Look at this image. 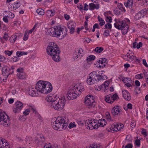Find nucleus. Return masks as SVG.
I'll use <instances>...</instances> for the list:
<instances>
[{
  "mask_svg": "<svg viewBox=\"0 0 148 148\" xmlns=\"http://www.w3.org/2000/svg\"><path fill=\"white\" fill-rule=\"evenodd\" d=\"M12 59L13 62H16L19 60V58L17 56H14L12 57Z\"/></svg>",
  "mask_w": 148,
  "mask_h": 148,
  "instance_id": "49",
  "label": "nucleus"
},
{
  "mask_svg": "<svg viewBox=\"0 0 148 148\" xmlns=\"http://www.w3.org/2000/svg\"><path fill=\"white\" fill-rule=\"evenodd\" d=\"M102 87H102V85H101L100 86H95V88L96 90L98 91H99L101 90L102 88Z\"/></svg>",
  "mask_w": 148,
  "mask_h": 148,
  "instance_id": "51",
  "label": "nucleus"
},
{
  "mask_svg": "<svg viewBox=\"0 0 148 148\" xmlns=\"http://www.w3.org/2000/svg\"><path fill=\"white\" fill-rule=\"evenodd\" d=\"M136 125V123L134 120H132L131 123V126L132 128H133Z\"/></svg>",
  "mask_w": 148,
  "mask_h": 148,
  "instance_id": "54",
  "label": "nucleus"
},
{
  "mask_svg": "<svg viewBox=\"0 0 148 148\" xmlns=\"http://www.w3.org/2000/svg\"><path fill=\"white\" fill-rule=\"evenodd\" d=\"M141 60V59L140 58H137L136 57H134V58L133 59V60L135 61V62H137L138 63H140Z\"/></svg>",
  "mask_w": 148,
  "mask_h": 148,
  "instance_id": "52",
  "label": "nucleus"
},
{
  "mask_svg": "<svg viewBox=\"0 0 148 148\" xmlns=\"http://www.w3.org/2000/svg\"><path fill=\"white\" fill-rule=\"evenodd\" d=\"M69 120L66 116H59L52 119L51 123L52 127L55 130H62L66 128Z\"/></svg>",
  "mask_w": 148,
  "mask_h": 148,
  "instance_id": "1",
  "label": "nucleus"
},
{
  "mask_svg": "<svg viewBox=\"0 0 148 148\" xmlns=\"http://www.w3.org/2000/svg\"><path fill=\"white\" fill-rule=\"evenodd\" d=\"M95 56L92 55H90L88 56L86 58V61L88 63L89 62L95 59Z\"/></svg>",
  "mask_w": 148,
  "mask_h": 148,
  "instance_id": "32",
  "label": "nucleus"
},
{
  "mask_svg": "<svg viewBox=\"0 0 148 148\" xmlns=\"http://www.w3.org/2000/svg\"><path fill=\"white\" fill-rule=\"evenodd\" d=\"M47 54L51 56L53 60L56 62L60 61L59 54L60 51L58 45L54 42L49 44L47 48Z\"/></svg>",
  "mask_w": 148,
  "mask_h": 148,
  "instance_id": "3",
  "label": "nucleus"
},
{
  "mask_svg": "<svg viewBox=\"0 0 148 148\" xmlns=\"http://www.w3.org/2000/svg\"><path fill=\"white\" fill-rule=\"evenodd\" d=\"M3 139L1 138L0 137V148H2V146H1V145H3Z\"/></svg>",
  "mask_w": 148,
  "mask_h": 148,
  "instance_id": "62",
  "label": "nucleus"
},
{
  "mask_svg": "<svg viewBox=\"0 0 148 148\" xmlns=\"http://www.w3.org/2000/svg\"><path fill=\"white\" fill-rule=\"evenodd\" d=\"M85 121H83L80 120H78L77 121V123L78 125H79L80 126H82L84 124H85Z\"/></svg>",
  "mask_w": 148,
  "mask_h": 148,
  "instance_id": "39",
  "label": "nucleus"
},
{
  "mask_svg": "<svg viewBox=\"0 0 148 148\" xmlns=\"http://www.w3.org/2000/svg\"><path fill=\"white\" fill-rule=\"evenodd\" d=\"M97 120L93 119L86 120L85 122V125L86 128L89 130L98 128L99 125H97Z\"/></svg>",
  "mask_w": 148,
  "mask_h": 148,
  "instance_id": "9",
  "label": "nucleus"
},
{
  "mask_svg": "<svg viewBox=\"0 0 148 148\" xmlns=\"http://www.w3.org/2000/svg\"><path fill=\"white\" fill-rule=\"evenodd\" d=\"M109 31L108 30H105L104 33V36H108L109 35Z\"/></svg>",
  "mask_w": 148,
  "mask_h": 148,
  "instance_id": "55",
  "label": "nucleus"
},
{
  "mask_svg": "<svg viewBox=\"0 0 148 148\" xmlns=\"http://www.w3.org/2000/svg\"><path fill=\"white\" fill-rule=\"evenodd\" d=\"M75 127L76 125L75 122L70 123L69 125V127L70 129Z\"/></svg>",
  "mask_w": 148,
  "mask_h": 148,
  "instance_id": "45",
  "label": "nucleus"
},
{
  "mask_svg": "<svg viewBox=\"0 0 148 148\" xmlns=\"http://www.w3.org/2000/svg\"><path fill=\"white\" fill-rule=\"evenodd\" d=\"M97 62L99 64V67L103 68L108 63V61L106 58H101Z\"/></svg>",
  "mask_w": 148,
  "mask_h": 148,
  "instance_id": "19",
  "label": "nucleus"
},
{
  "mask_svg": "<svg viewBox=\"0 0 148 148\" xmlns=\"http://www.w3.org/2000/svg\"><path fill=\"white\" fill-rule=\"evenodd\" d=\"M29 34L27 31H25L23 37V40H27L28 38Z\"/></svg>",
  "mask_w": 148,
  "mask_h": 148,
  "instance_id": "42",
  "label": "nucleus"
},
{
  "mask_svg": "<svg viewBox=\"0 0 148 148\" xmlns=\"http://www.w3.org/2000/svg\"><path fill=\"white\" fill-rule=\"evenodd\" d=\"M17 76L20 79H24L26 77V75L24 72H21V73H18L17 74Z\"/></svg>",
  "mask_w": 148,
  "mask_h": 148,
  "instance_id": "30",
  "label": "nucleus"
},
{
  "mask_svg": "<svg viewBox=\"0 0 148 148\" xmlns=\"http://www.w3.org/2000/svg\"><path fill=\"white\" fill-rule=\"evenodd\" d=\"M43 81H39L37 83L35 89L38 91L43 93L45 84V82Z\"/></svg>",
  "mask_w": 148,
  "mask_h": 148,
  "instance_id": "11",
  "label": "nucleus"
},
{
  "mask_svg": "<svg viewBox=\"0 0 148 148\" xmlns=\"http://www.w3.org/2000/svg\"><path fill=\"white\" fill-rule=\"evenodd\" d=\"M103 50V48L101 47H96L94 51L97 53H100Z\"/></svg>",
  "mask_w": 148,
  "mask_h": 148,
  "instance_id": "36",
  "label": "nucleus"
},
{
  "mask_svg": "<svg viewBox=\"0 0 148 148\" xmlns=\"http://www.w3.org/2000/svg\"><path fill=\"white\" fill-rule=\"evenodd\" d=\"M90 10H94L95 9H98L99 8V4H95L93 3H90L89 4Z\"/></svg>",
  "mask_w": 148,
  "mask_h": 148,
  "instance_id": "27",
  "label": "nucleus"
},
{
  "mask_svg": "<svg viewBox=\"0 0 148 148\" xmlns=\"http://www.w3.org/2000/svg\"><path fill=\"white\" fill-rule=\"evenodd\" d=\"M20 6V2L18 1H16L11 5L12 9L13 10H15L18 8Z\"/></svg>",
  "mask_w": 148,
  "mask_h": 148,
  "instance_id": "25",
  "label": "nucleus"
},
{
  "mask_svg": "<svg viewBox=\"0 0 148 148\" xmlns=\"http://www.w3.org/2000/svg\"><path fill=\"white\" fill-rule=\"evenodd\" d=\"M27 53L26 52H23L21 51H18L16 53V55L18 57L23 55H26Z\"/></svg>",
  "mask_w": 148,
  "mask_h": 148,
  "instance_id": "31",
  "label": "nucleus"
},
{
  "mask_svg": "<svg viewBox=\"0 0 148 148\" xmlns=\"http://www.w3.org/2000/svg\"><path fill=\"white\" fill-rule=\"evenodd\" d=\"M120 107L119 106H115L112 109L111 113L113 116L118 115L121 111Z\"/></svg>",
  "mask_w": 148,
  "mask_h": 148,
  "instance_id": "18",
  "label": "nucleus"
},
{
  "mask_svg": "<svg viewBox=\"0 0 148 148\" xmlns=\"http://www.w3.org/2000/svg\"><path fill=\"white\" fill-rule=\"evenodd\" d=\"M3 145H1V146H2V148H9L8 145V143L6 142V141L5 140H3Z\"/></svg>",
  "mask_w": 148,
  "mask_h": 148,
  "instance_id": "37",
  "label": "nucleus"
},
{
  "mask_svg": "<svg viewBox=\"0 0 148 148\" xmlns=\"http://www.w3.org/2000/svg\"><path fill=\"white\" fill-rule=\"evenodd\" d=\"M64 16L65 18L67 20H69L70 18V16L66 14H64Z\"/></svg>",
  "mask_w": 148,
  "mask_h": 148,
  "instance_id": "59",
  "label": "nucleus"
},
{
  "mask_svg": "<svg viewBox=\"0 0 148 148\" xmlns=\"http://www.w3.org/2000/svg\"><path fill=\"white\" fill-rule=\"evenodd\" d=\"M11 71V70L8 66H4L3 67L2 69V75L6 77H7L10 74H13L14 71L12 70Z\"/></svg>",
  "mask_w": 148,
  "mask_h": 148,
  "instance_id": "12",
  "label": "nucleus"
},
{
  "mask_svg": "<svg viewBox=\"0 0 148 148\" xmlns=\"http://www.w3.org/2000/svg\"><path fill=\"white\" fill-rule=\"evenodd\" d=\"M133 2V0H127V2L125 3L124 5L126 7L131 8L132 6Z\"/></svg>",
  "mask_w": 148,
  "mask_h": 148,
  "instance_id": "28",
  "label": "nucleus"
},
{
  "mask_svg": "<svg viewBox=\"0 0 148 148\" xmlns=\"http://www.w3.org/2000/svg\"><path fill=\"white\" fill-rule=\"evenodd\" d=\"M84 51L82 48L76 50L75 51V54L73 56L74 59H76L78 58H81L83 56Z\"/></svg>",
  "mask_w": 148,
  "mask_h": 148,
  "instance_id": "16",
  "label": "nucleus"
},
{
  "mask_svg": "<svg viewBox=\"0 0 148 148\" xmlns=\"http://www.w3.org/2000/svg\"><path fill=\"white\" fill-rule=\"evenodd\" d=\"M117 124L116 123H114L113 124L110 128L111 130H112L113 131L117 132L118 131V128H117Z\"/></svg>",
  "mask_w": 148,
  "mask_h": 148,
  "instance_id": "33",
  "label": "nucleus"
},
{
  "mask_svg": "<svg viewBox=\"0 0 148 148\" xmlns=\"http://www.w3.org/2000/svg\"><path fill=\"white\" fill-rule=\"evenodd\" d=\"M77 7L80 10H82L83 9V7L82 4L81 3H78L77 5Z\"/></svg>",
  "mask_w": 148,
  "mask_h": 148,
  "instance_id": "57",
  "label": "nucleus"
},
{
  "mask_svg": "<svg viewBox=\"0 0 148 148\" xmlns=\"http://www.w3.org/2000/svg\"><path fill=\"white\" fill-rule=\"evenodd\" d=\"M35 28V25L34 26V27L31 29L29 30L28 31H27V32L29 34H31L32 32H33V31L34 29Z\"/></svg>",
  "mask_w": 148,
  "mask_h": 148,
  "instance_id": "63",
  "label": "nucleus"
},
{
  "mask_svg": "<svg viewBox=\"0 0 148 148\" xmlns=\"http://www.w3.org/2000/svg\"><path fill=\"white\" fill-rule=\"evenodd\" d=\"M66 103L64 98L57 99L51 104L50 107L55 110L60 111L64 108Z\"/></svg>",
  "mask_w": 148,
  "mask_h": 148,
  "instance_id": "5",
  "label": "nucleus"
},
{
  "mask_svg": "<svg viewBox=\"0 0 148 148\" xmlns=\"http://www.w3.org/2000/svg\"><path fill=\"white\" fill-rule=\"evenodd\" d=\"M145 13V11L143 10H142L136 14L134 17L135 19L137 20L143 18Z\"/></svg>",
  "mask_w": 148,
  "mask_h": 148,
  "instance_id": "20",
  "label": "nucleus"
},
{
  "mask_svg": "<svg viewBox=\"0 0 148 148\" xmlns=\"http://www.w3.org/2000/svg\"><path fill=\"white\" fill-rule=\"evenodd\" d=\"M76 23L73 21H70L68 23L67 26L68 28L70 29L71 34H73L75 32V28L76 27Z\"/></svg>",
  "mask_w": 148,
  "mask_h": 148,
  "instance_id": "14",
  "label": "nucleus"
},
{
  "mask_svg": "<svg viewBox=\"0 0 148 148\" xmlns=\"http://www.w3.org/2000/svg\"><path fill=\"white\" fill-rule=\"evenodd\" d=\"M106 119L109 120H111V116L108 112H107L106 113Z\"/></svg>",
  "mask_w": 148,
  "mask_h": 148,
  "instance_id": "46",
  "label": "nucleus"
},
{
  "mask_svg": "<svg viewBox=\"0 0 148 148\" xmlns=\"http://www.w3.org/2000/svg\"><path fill=\"white\" fill-rule=\"evenodd\" d=\"M0 124L5 127L9 126L10 125V120L8 116L3 112L0 115Z\"/></svg>",
  "mask_w": 148,
  "mask_h": 148,
  "instance_id": "8",
  "label": "nucleus"
},
{
  "mask_svg": "<svg viewBox=\"0 0 148 148\" xmlns=\"http://www.w3.org/2000/svg\"><path fill=\"white\" fill-rule=\"evenodd\" d=\"M9 37V36L8 35V34L6 33L5 32L4 33V35L2 38L6 41H7L8 40Z\"/></svg>",
  "mask_w": 148,
  "mask_h": 148,
  "instance_id": "44",
  "label": "nucleus"
},
{
  "mask_svg": "<svg viewBox=\"0 0 148 148\" xmlns=\"http://www.w3.org/2000/svg\"><path fill=\"white\" fill-rule=\"evenodd\" d=\"M7 17V16H5L3 18V20L6 23H8V20Z\"/></svg>",
  "mask_w": 148,
  "mask_h": 148,
  "instance_id": "64",
  "label": "nucleus"
},
{
  "mask_svg": "<svg viewBox=\"0 0 148 148\" xmlns=\"http://www.w3.org/2000/svg\"><path fill=\"white\" fill-rule=\"evenodd\" d=\"M98 19L99 22V24L101 26H102L104 25L105 23L104 21L102 18H100L99 16H98Z\"/></svg>",
  "mask_w": 148,
  "mask_h": 148,
  "instance_id": "34",
  "label": "nucleus"
},
{
  "mask_svg": "<svg viewBox=\"0 0 148 148\" xmlns=\"http://www.w3.org/2000/svg\"><path fill=\"white\" fill-rule=\"evenodd\" d=\"M127 57V58H129L131 60H133V59L134 58V56H133L132 55H131L130 53H128L126 55Z\"/></svg>",
  "mask_w": 148,
  "mask_h": 148,
  "instance_id": "38",
  "label": "nucleus"
},
{
  "mask_svg": "<svg viewBox=\"0 0 148 148\" xmlns=\"http://www.w3.org/2000/svg\"><path fill=\"white\" fill-rule=\"evenodd\" d=\"M30 112V110L29 109H26L25 111L23 112V114L25 116L29 114Z\"/></svg>",
  "mask_w": 148,
  "mask_h": 148,
  "instance_id": "53",
  "label": "nucleus"
},
{
  "mask_svg": "<svg viewBox=\"0 0 148 148\" xmlns=\"http://www.w3.org/2000/svg\"><path fill=\"white\" fill-rule=\"evenodd\" d=\"M110 83V82L108 81H105L103 84L102 85V87H104L106 88V87H108Z\"/></svg>",
  "mask_w": 148,
  "mask_h": 148,
  "instance_id": "50",
  "label": "nucleus"
},
{
  "mask_svg": "<svg viewBox=\"0 0 148 148\" xmlns=\"http://www.w3.org/2000/svg\"><path fill=\"white\" fill-rule=\"evenodd\" d=\"M13 53V51H9L8 50H5L4 52L5 53V54L8 55V56H10Z\"/></svg>",
  "mask_w": 148,
  "mask_h": 148,
  "instance_id": "40",
  "label": "nucleus"
},
{
  "mask_svg": "<svg viewBox=\"0 0 148 148\" xmlns=\"http://www.w3.org/2000/svg\"><path fill=\"white\" fill-rule=\"evenodd\" d=\"M47 34H48L51 36L54 37V36L53 35L54 33V34H55V31L54 29V27H51L48 29L47 30Z\"/></svg>",
  "mask_w": 148,
  "mask_h": 148,
  "instance_id": "29",
  "label": "nucleus"
},
{
  "mask_svg": "<svg viewBox=\"0 0 148 148\" xmlns=\"http://www.w3.org/2000/svg\"><path fill=\"white\" fill-rule=\"evenodd\" d=\"M55 13V11L54 10H47L46 12V14L48 17H52L53 16Z\"/></svg>",
  "mask_w": 148,
  "mask_h": 148,
  "instance_id": "26",
  "label": "nucleus"
},
{
  "mask_svg": "<svg viewBox=\"0 0 148 148\" xmlns=\"http://www.w3.org/2000/svg\"><path fill=\"white\" fill-rule=\"evenodd\" d=\"M119 98L116 94H114L111 97L109 95H107L105 96V101L108 103H112L114 101Z\"/></svg>",
  "mask_w": 148,
  "mask_h": 148,
  "instance_id": "13",
  "label": "nucleus"
},
{
  "mask_svg": "<svg viewBox=\"0 0 148 148\" xmlns=\"http://www.w3.org/2000/svg\"><path fill=\"white\" fill-rule=\"evenodd\" d=\"M114 27L119 29H121L123 35L126 34L128 30L129 27L125 21H119L114 24Z\"/></svg>",
  "mask_w": 148,
  "mask_h": 148,
  "instance_id": "7",
  "label": "nucleus"
},
{
  "mask_svg": "<svg viewBox=\"0 0 148 148\" xmlns=\"http://www.w3.org/2000/svg\"><path fill=\"white\" fill-rule=\"evenodd\" d=\"M105 26L106 29L108 28L109 29H110L112 27L111 25L109 23H107L105 25Z\"/></svg>",
  "mask_w": 148,
  "mask_h": 148,
  "instance_id": "47",
  "label": "nucleus"
},
{
  "mask_svg": "<svg viewBox=\"0 0 148 148\" xmlns=\"http://www.w3.org/2000/svg\"><path fill=\"white\" fill-rule=\"evenodd\" d=\"M84 90V86L81 83H78L70 87L67 92V97L69 99H75L81 95Z\"/></svg>",
  "mask_w": 148,
  "mask_h": 148,
  "instance_id": "4",
  "label": "nucleus"
},
{
  "mask_svg": "<svg viewBox=\"0 0 148 148\" xmlns=\"http://www.w3.org/2000/svg\"><path fill=\"white\" fill-rule=\"evenodd\" d=\"M37 13L39 15H43L45 14L44 10L42 9H38L36 10Z\"/></svg>",
  "mask_w": 148,
  "mask_h": 148,
  "instance_id": "35",
  "label": "nucleus"
},
{
  "mask_svg": "<svg viewBox=\"0 0 148 148\" xmlns=\"http://www.w3.org/2000/svg\"><path fill=\"white\" fill-rule=\"evenodd\" d=\"M132 144L128 143L125 146V148H132Z\"/></svg>",
  "mask_w": 148,
  "mask_h": 148,
  "instance_id": "56",
  "label": "nucleus"
},
{
  "mask_svg": "<svg viewBox=\"0 0 148 148\" xmlns=\"http://www.w3.org/2000/svg\"><path fill=\"white\" fill-rule=\"evenodd\" d=\"M143 77V75L141 73L136 75L135 77V78L137 79H142Z\"/></svg>",
  "mask_w": 148,
  "mask_h": 148,
  "instance_id": "43",
  "label": "nucleus"
},
{
  "mask_svg": "<svg viewBox=\"0 0 148 148\" xmlns=\"http://www.w3.org/2000/svg\"><path fill=\"white\" fill-rule=\"evenodd\" d=\"M131 80L130 78L126 77V78H124L123 79V81L125 83H127L128 82V81H126L127 80H129V81Z\"/></svg>",
  "mask_w": 148,
  "mask_h": 148,
  "instance_id": "58",
  "label": "nucleus"
},
{
  "mask_svg": "<svg viewBox=\"0 0 148 148\" xmlns=\"http://www.w3.org/2000/svg\"><path fill=\"white\" fill-rule=\"evenodd\" d=\"M123 127V125H121L120 123L117 124V128H118V131L120 130L121 128H122Z\"/></svg>",
  "mask_w": 148,
  "mask_h": 148,
  "instance_id": "60",
  "label": "nucleus"
},
{
  "mask_svg": "<svg viewBox=\"0 0 148 148\" xmlns=\"http://www.w3.org/2000/svg\"><path fill=\"white\" fill-rule=\"evenodd\" d=\"M97 125H99V127L100 126L103 127L105 126L106 124V120L104 119L97 120Z\"/></svg>",
  "mask_w": 148,
  "mask_h": 148,
  "instance_id": "24",
  "label": "nucleus"
},
{
  "mask_svg": "<svg viewBox=\"0 0 148 148\" xmlns=\"http://www.w3.org/2000/svg\"><path fill=\"white\" fill-rule=\"evenodd\" d=\"M93 97L89 95L86 97L85 99V103L88 108H94L96 105V103L93 99Z\"/></svg>",
  "mask_w": 148,
  "mask_h": 148,
  "instance_id": "10",
  "label": "nucleus"
},
{
  "mask_svg": "<svg viewBox=\"0 0 148 148\" xmlns=\"http://www.w3.org/2000/svg\"><path fill=\"white\" fill-rule=\"evenodd\" d=\"M16 108L13 110V112L15 113L19 112L23 107V103L20 101H17L15 103Z\"/></svg>",
  "mask_w": 148,
  "mask_h": 148,
  "instance_id": "17",
  "label": "nucleus"
},
{
  "mask_svg": "<svg viewBox=\"0 0 148 148\" xmlns=\"http://www.w3.org/2000/svg\"><path fill=\"white\" fill-rule=\"evenodd\" d=\"M45 99L47 101L50 103H49L50 106L52 102L57 100L55 97L52 95H48L46 97Z\"/></svg>",
  "mask_w": 148,
  "mask_h": 148,
  "instance_id": "22",
  "label": "nucleus"
},
{
  "mask_svg": "<svg viewBox=\"0 0 148 148\" xmlns=\"http://www.w3.org/2000/svg\"><path fill=\"white\" fill-rule=\"evenodd\" d=\"M122 95L124 99L127 101H130L131 99L130 95L126 90H123L122 91Z\"/></svg>",
  "mask_w": 148,
  "mask_h": 148,
  "instance_id": "21",
  "label": "nucleus"
},
{
  "mask_svg": "<svg viewBox=\"0 0 148 148\" xmlns=\"http://www.w3.org/2000/svg\"><path fill=\"white\" fill-rule=\"evenodd\" d=\"M45 89L43 93L47 94L50 92L52 90L53 87L51 84L47 82H45Z\"/></svg>",
  "mask_w": 148,
  "mask_h": 148,
  "instance_id": "15",
  "label": "nucleus"
},
{
  "mask_svg": "<svg viewBox=\"0 0 148 148\" xmlns=\"http://www.w3.org/2000/svg\"><path fill=\"white\" fill-rule=\"evenodd\" d=\"M135 144L137 147H140V140L138 139L136 140Z\"/></svg>",
  "mask_w": 148,
  "mask_h": 148,
  "instance_id": "48",
  "label": "nucleus"
},
{
  "mask_svg": "<svg viewBox=\"0 0 148 148\" xmlns=\"http://www.w3.org/2000/svg\"><path fill=\"white\" fill-rule=\"evenodd\" d=\"M10 42L11 43H13L14 44V38L13 37V35H12L10 38Z\"/></svg>",
  "mask_w": 148,
  "mask_h": 148,
  "instance_id": "61",
  "label": "nucleus"
},
{
  "mask_svg": "<svg viewBox=\"0 0 148 148\" xmlns=\"http://www.w3.org/2000/svg\"><path fill=\"white\" fill-rule=\"evenodd\" d=\"M104 71H94L90 73L87 77V83L89 85L94 84L95 81H99L101 80H106L108 77L106 75H103Z\"/></svg>",
  "mask_w": 148,
  "mask_h": 148,
  "instance_id": "2",
  "label": "nucleus"
},
{
  "mask_svg": "<svg viewBox=\"0 0 148 148\" xmlns=\"http://www.w3.org/2000/svg\"><path fill=\"white\" fill-rule=\"evenodd\" d=\"M35 88H34L32 87H30L28 91V93L32 96H38V93L35 90Z\"/></svg>",
  "mask_w": 148,
  "mask_h": 148,
  "instance_id": "23",
  "label": "nucleus"
},
{
  "mask_svg": "<svg viewBox=\"0 0 148 148\" xmlns=\"http://www.w3.org/2000/svg\"><path fill=\"white\" fill-rule=\"evenodd\" d=\"M54 29L55 34H53L54 37L57 38H63L67 34V32L65 27L61 25L54 26Z\"/></svg>",
  "mask_w": 148,
  "mask_h": 148,
  "instance_id": "6",
  "label": "nucleus"
},
{
  "mask_svg": "<svg viewBox=\"0 0 148 148\" xmlns=\"http://www.w3.org/2000/svg\"><path fill=\"white\" fill-rule=\"evenodd\" d=\"M106 21L108 23H111L112 22V18L110 16H106Z\"/></svg>",
  "mask_w": 148,
  "mask_h": 148,
  "instance_id": "41",
  "label": "nucleus"
}]
</instances>
